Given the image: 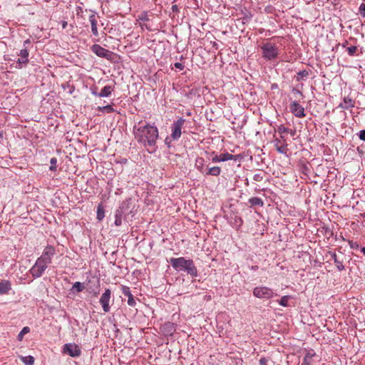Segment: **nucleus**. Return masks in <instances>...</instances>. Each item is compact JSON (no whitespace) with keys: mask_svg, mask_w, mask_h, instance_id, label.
<instances>
[{"mask_svg":"<svg viewBox=\"0 0 365 365\" xmlns=\"http://www.w3.org/2000/svg\"><path fill=\"white\" fill-rule=\"evenodd\" d=\"M134 135L135 139L144 145L153 146L158 138V130L154 125L139 122L134 128Z\"/></svg>","mask_w":365,"mask_h":365,"instance_id":"f257e3e1","label":"nucleus"},{"mask_svg":"<svg viewBox=\"0 0 365 365\" xmlns=\"http://www.w3.org/2000/svg\"><path fill=\"white\" fill-rule=\"evenodd\" d=\"M170 263L177 270L185 271L192 277L197 276V270L191 259H186L184 257L171 258Z\"/></svg>","mask_w":365,"mask_h":365,"instance_id":"f03ea898","label":"nucleus"},{"mask_svg":"<svg viewBox=\"0 0 365 365\" xmlns=\"http://www.w3.org/2000/svg\"><path fill=\"white\" fill-rule=\"evenodd\" d=\"M261 49L263 58L268 60L275 59L279 55L277 46L271 42L264 43L261 46Z\"/></svg>","mask_w":365,"mask_h":365,"instance_id":"7ed1b4c3","label":"nucleus"},{"mask_svg":"<svg viewBox=\"0 0 365 365\" xmlns=\"http://www.w3.org/2000/svg\"><path fill=\"white\" fill-rule=\"evenodd\" d=\"M253 295L261 299H269L277 295L274 291L265 286H258L254 288Z\"/></svg>","mask_w":365,"mask_h":365,"instance_id":"20e7f679","label":"nucleus"},{"mask_svg":"<svg viewBox=\"0 0 365 365\" xmlns=\"http://www.w3.org/2000/svg\"><path fill=\"white\" fill-rule=\"evenodd\" d=\"M48 265L40 259H37L34 265L30 269V273L34 278L40 277L48 267Z\"/></svg>","mask_w":365,"mask_h":365,"instance_id":"39448f33","label":"nucleus"},{"mask_svg":"<svg viewBox=\"0 0 365 365\" xmlns=\"http://www.w3.org/2000/svg\"><path fill=\"white\" fill-rule=\"evenodd\" d=\"M274 145L278 153L287 155L288 153V144L287 143V138L284 135H280L279 138H275L273 140Z\"/></svg>","mask_w":365,"mask_h":365,"instance_id":"423d86ee","label":"nucleus"},{"mask_svg":"<svg viewBox=\"0 0 365 365\" xmlns=\"http://www.w3.org/2000/svg\"><path fill=\"white\" fill-rule=\"evenodd\" d=\"M185 122V120L182 118H180L176 121H174V123L172 125L171 130V138L173 140H178L182 134V128L184 125V123Z\"/></svg>","mask_w":365,"mask_h":365,"instance_id":"0eeeda50","label":"nucleus"},{"mask_svg":"<svg viewBox=\"0 0 365 365\" xmlns=\"http://www.w3.org/2000/svg\"><path fill=\"white\" fill-rule=\"evenodd\" d=\"M29 54L28 48H24L20 50L19 53L20 58L16 61V68L21 69L27 65L29 63Z\"/></svg>","mask_w":365,"mask_h":365,"instance_id":"6e6552de","label":"nucleus"},{"mask_svg":"<svg viewBox=\"0 0 365 365\" xmlns=\"http://www.w3.org/2000/svg\"><path fill=\"white\" fill-rule=\"evenodd\" d=\"M63 353L66 354L72 357H76L81 354V349L78 345L68 343L63 345Z\"/></svg>","mask_w":365,"mask_h":365,"instance_id":"1a4fd4ad","label":"nucleus"},{"mask_svg":"<svg viewBox=\"0 0 365 365\" xmlns=\"http://www.w3.org/2000/svg\"><path fill=\"white\" fill-rule=\"evenodd\" d=\"M56 254L55 249L52 246H46L43 250V252L41 257H38L41 261L44 262L47 264L51 263L52 257Z\"/></svg>","mask_w":365,"mask_h":365,"instance_id":"9d476101","label":"nucleus"},{"mask_svg":"<svg viewBox=\"0 0 365 365\" xmlns=\"http://www.w3.org/2000/svg\"><path fill=\"white\" fill-rule=\"evenodd\" d=\"M290 111L297 118L305 117L304 108L298 103L297 101H292L289 105Z\"/></svg>","mask_w":365,"mask_h":365,"instance_id":"9b49d317","label":"nucleus"},{"mask_svg":"<svg viewBox=\"0 0 365 365\" xmlns=\"http://www.w3.org/2000/svg\"><path fill=\"white\" fill-rule=\"evenodd\" d=\"M213 157L212 158V163H220L225 162L230 160H237V156L230 154L228 153H221L220 155L215 154L212 153Z\"/></svg>","mask_w":365,"mask_h":365,"instance_id":"f8f14e48","label":"nucleus"},{"mask_svg":"<svg viewBox=\"0 0 365 365\" xmlns=\"http://www.w3.org/2000/svg\"><path fill=\"white\" fill-rule=\"evenodd\" d=\"M110 299V290L107 289H106L104 293H103V294L101 295V297L100 298V301H99L100 304H101L103 309L105 312H108L110 311V306H109Z\"/></svg>","mask_w":365,"mask_h":365,"instance_id":"ddd939ff","label":"nucleus"},{"mask_svg":"<svg viewBox=\"0 0 365 365\" xmlns=\"http://www.w3.org/2000/svg\"><path fill=\"white\" fill-rule=\"evenodd\" d=\"M93 52L100 57H104L107 59L110 58L112 56V52L100 46L99 45H93Z\"/></svg>","mask_w":365,"mask_h":365,"instance_id":"4468645a","label":"nucleus"},{"mask_svg":"<svg viewBox=\"0 0 365 365\" xmlns=\"http://www.w3.org/2000/svg\"><path fill=\"white\" fill-rule=\"evenodd\" d=\"M125 207H127L126 203L123 202L119 209L115 211L114 223L116 226H120L122 224V218L125 215Z\"/></svg>","mask_w":365,"mask_h":365,"instance_id":"2eb2a0df","label":"nucleus"},{"mask_svg":"<svg viewBox=\"0 0 365 365\" xmlns=\"http://www.w3.org/2000/svg\"><path fill=\"white\" fill-rule=\"evenodd\" d=\"M121 291L124 296L128 297V304L130 307H134L136 302L130 292V288L126 286H122Z\"/></svg>","mask_w":365,"mask_h":365,"instance_id":"dca6fc26","label":"nucleus"},{"mask_svg":"<svg viewBox=\"0 0 365 365\" xmlns=\"http://www.w3.org/2000/svg\"><path fill=\"white\" fill-rule=\"evenodd\" d=\"M114 90V86H104L100 93H97L95 91H93V94L96 96H98L99 97H108Z\"/></svg>","mask_w":365,"mask_h":365,"instance_id":"f3484780","label":"nucleus"},{"mask_svg":"<svg viewBox=\"0 0 365 365\" xmlns=\"http://www.w3.org/2000/svg\"><path fill=\"white\" fill-rule=\"evenodd\" d=\"M330 255L331 259L334 260V264L339 271H342L344 269V266L343 264V260L340 259L335 252H330Z\"/></svg>","mask_w":365,"mask_h":365,"instance_id":"a211bd4d","label":"nucleus"},{"mask_svg":"<svg viewBox=\"0 0 365 365\" xmlns=\"http://www.w3.org/2000/svg\"><path fill=\"white\" fill-rule=\"evenodd\" d=\"M11 289V283L7 280H3L0 282V294H8Z\"/></svg>","mask_w":365,"mask_h":365,"instance_id":"6ab92c4d","label":"nucleus"},{"mask_svg":"<svg viewBox=\"0 0 365 365\" xmlns=\"http://www.w3.org/2000/svg\"><path fill=\"white\" fill-rule=\"evenodd\" d=\"M339 107L342 109H349L354 107V102L349 97L344 98L343 103L339 105Z\"/></svg>","mask_w":365,"mask_h":365,"instance_id":"aec40b11","label":"nucleus"},{"mask_svg":"<svg viewBox=\"0 0 365 365\" xmlns=\"http://www.w3.org/2000/svg\"><path fill=\"white\" fill-rule=\"evenodd\" d=\"M221 168L219 166H213L208 169L206 175L212 176H218L220 175Z\"/></svg>","mask_w":365,"mask_h":365,"instance_id":"412c9836","label":"nucleus"},{"mask_svg":"<svg viewBox=\"0 0 365 365\" xmlns=\"http://www.w3.org/2000/svg\"><path fill=\"white\" fill-rule=\"evenodd\" d=\"M277 132L280 135H284V133H290L292 135H294V131L292 130H290L288 128L284 127L282 125H280L277 128Z\"/></svg>","mask_w":365,"mask_h":365,"instance_id":"4be33fe9","label":"nucleus"},{"mask_svg":"<svg viewBox=\"0 0 365 365\" xmlns=\"http://www.w3.org/2000/svg\"><path fill=\"white\" fill-rule=\"evenodd\" d=\"M251 206H260L262 207L264 203L261 198L257 197H252L249 200Z\"/></svg>","mask_w":365,"mask_h":365,"instance_id":"5701e85b","label":"nucleus"},{"mask_svg":"<svg viewBox=\"0 0 365 365\" xmlns=\"http://www.w3.org/2000/svg\"><path fill=\"white\" fill-rule=\"evenodd\" d=\"M195 165L196 168L200 172L203 173L204 170V159L202 158H197L195 160Z\"/></svg>","mask_w":365,"mask_h":365,"instance_id":"b1692460","label":"nucleus"},{"mask_svg":"<svg viewBox=\"0 0 365 365\" xmlns=\"http://www.w3.org/2000/svg\"><path fill=\"white\" fill-rule=\"evenodd\" d=\"M105 217L104 208L101 205H99L97 208L96 218L98 220L101 221Z\"/></svg>","mask_w":365,"mask_h":365,"instance_id":"393cba45","label":"nucleus"},{"mask_svg":"<svg viewBox=\"0 0 365 365\" xmlns=\"http://www.w3.org/2000/svg\"><path fill=\"white\" fill-rule=\"evenodd\" d=\"M21 360L26 365H34V358L31 356H21Z\"/></svg>","mask_w":365,"mask_h":365,"instance_id":"a878e982","label":"nucleus"},{"mask_svg":"<svg viewBox=\"0 0 365 365\" xmlns=\"http://www.w3.org/2000/svg\"><path fill=\"white\" fill-rule=\"evenodd\" d=\"M291 299V296L285 295L283 296L279 301L278 303L282 307H288V302Z\"/></svg>","mask_w":365,"mask_h":365,"instance_id":"bb28decb","label":"nucleus"},{"mask_svg":"<svg viewBox=\"0 0 365 365\" xmlns=\"http://www.w3.org/2000/svg\"><path fill=\"white\" fill-rule=\"evenodd\" d=\"M30 331V328L28 327H24L21 331L19 333L17 336V339L19 341H21L24 338V336L28 334Z\"/></svg>","mask_w":365,"mask_h":365,"instance_id":"cd10ccee","label":"nucleus"},{"mask_svg":"<svg viewBox=\"0 0 365 365\" xmlns=\"http://www.w3.org/2000/svg\"><path fill=\"white\" fill-rule=\"evenodd\" d=\"M98 110L99 111L106 112L107 113H113L114 111V109L113 108V107L110 105H107L106 106H102V107L99 106V107H98Z\"/></svg>","mask_w":365,"mask_h":365,"instance_id":"c85d7f7f","label":"nucleus"},{"mask_svg":"<svg viewBox=\"0 0 365 365\" xmlns=\"http://www.w3.org/2000/svg\"><path fill=\"white\" fill-rule=\"evenodd\" d=\"M292 93L294 95V97L295 98V101L299 100L301 98L303 97L302 93L299 91L297 88H293L292 90Z\"/></svg>","mask_w":365,"mask_h":365,"instance_id":"c756f323","label":"nucleus"},{"mask_svg":"<svg viewBox=\"0 0 365 365\" xmlns=\"http://www.w3.org/2000/svg\"><path fill=\"white\" fill-rule=\"evenodd\" d=\"M315 355L314 353H312V352H310L309 351L304 357L303 359V361H304V362H309V363H312L313 362V359L312 358L314 357V356Z\"/></svg>","mask_w":365,"mask_h":365,"instance_id":"7c9ffc66","label":"nucleus"},{"mask_svg":"<svg viewBox=\"0 0 365 365\" xmlns=\"http://www.w3.org/2000/svg\"><path fill=\"white\" fill-rule=\"evenodd\" d=\"M346 51L349 56L356 55V51H358V48L356 46H351L346 48Z\"/></svg>","mask_w":365,"mask_h":365,"instance_id":"2f4dec72","label":"nucleus"},{"mask_svg":"<svg viewBox=\"0 0 365 365\" xmlns=\"http://www.w3.org/2000/svg\"><path fill=\"white\" fill-rule=\"evenodd\" d=\"M51 166L49 168V170L51 171H56L57 168V159L56 158H52L50 160Z\"/></svg>","mask_w":365,"mask_h":365,"instance_id":"473e14b6","label":"nucleus"},{"mask_svg":"<svg viewBox=\"0 0 365 365\" xmlns=\"http://www.w3.org/2000/svg\"><path fill=\"white\" fill-rule=\"evenodd\" d=\"M83 288V284H81V282H76L73 285V290L74 291H76V292H81Z\"/></svg>","mask_w":365,"mask_h":365,"instance_id":"72a5a7b5","label":"nucleus"},{"mask_svg":"<svg viewBox=\"0 0 365 365\" xmlns=\"http://www.w3.org/2000/svg\"><path fill=\"white\" fill-rule=\"evenodd\" d=\"M359 10L361 15L363 17H365V4L362 3L359 6Z\"/></svg>","mask_w":365,"mask_h":365,"instance_id":"f704fd0d","label":"nucleus"},{"mask_svg":"<svg viewBox=\"0 0 365 365\" xmlns=\"http://www.w3.org/2000/svg\"><path fill=\"white\" fill-rule=\"evenodd\" d=\"M269 358L262 357L259 359V365H269Z\"/></svg>","mask_w":365,"mask_h":365,"instance_id":"c9c22d12","label":"nucleus"},{"mask_svg":"<svg viewBox=\"0 0 365 365\" xmlns=\"http://www.w3.org/2000/svg\"><path fill=\"white\" fill-rule=\"evenodd\" d=\"M349 244L351 249H358L359 245L356 242L349 241Z\"/></svg>","mask_w":365,"mask_h":365,"instance_id":"e433bc0d","label":"nucleus"},{"mask_svg":"<svg viewBox=\"0 0 365 365\" xmlns=\"http://www.w3.org/2000/svg\"><path fill=\"white\" fill-rule=\"evenodd\" d=\"M174 66L176 68H178L180 70H182L184 68V65L181 63H179V62H176L174 64Z\"/></svg>","mask_w":365,"mask_h":365,"instance_id":"4c0bfd02","label":"nucleus"},{"mask_svg":"<svg viewBox=\"0 0 365 365\" xmlns=\"http://www.w3.org/2000/svg\"><path fill=\"white\" fill-rule=\"evenodd\" d=\"M359 137L361 140H365V130H362L359 132Z\"/></svg>","mask_w":365,"mask_h":365,"instance_id":"58836bf2","label":"nucleus"},{"mask_svg":"<svg viewBox=\"0 0 365 365\" xmlns=\"http://www.w3.org/2000/svg\"><path fill=\"white\" fill-rule=\"evenodd\" d=\"M298 76L300 78H303L308 76V73L306 71H302L298 73Z\"/></svg>","mask_w":365,"mask_h":365,"instance_id":"ea45409f","label":"nucleus"},{"mask_svg":"<svg viewBox=\"0 0 365 365\" xmlns=\"http://www.w3.org/2000/svg\"><path fill=\"white\" fill-rule=\"evenodd\" d=\"M31 43V41L29 38L26 39L24 41V47L27 48L28 46L30 45Z\"/></svg>","mask_w":365,"mask_h":365,"instance_id":"a19ab883","label":"nucleus"},{"mask_svg":"<svg viewBox=\"0 0 365 365\" xmlns=\"http://www.w3.org/2000/svg\"><path fill=\"white\" fill-rule=\"evenodd\" d=\"M92 31H93V35H96L97 34V29H96V26L94 21H93V29H92Z\"/></svg>","mask_w":365,"mask_h":365,"instance_id":"79ce46f5","label":"nucleus"},{"mask_svg":"<svg viewBox=\"0 0 365 365\" xmlns=\"http://www.w3.org/2000/svg\"><path fill=\"white\" fill-rule=\"evenodd\" d=\"M301 365H312V363L302 361Z\"/></svg>","mask_w":365,"mask_h":365,"instance_id":"37998d69","label":"nucleus"},{"mask_svg":"<svg viewBox=\"0 0 365 365\" xmlns=\"http://www.w3.org/2000/svg\"><path fill=\"white\" fill-rule=\"evenodd\" d=\"M168 326L170 327V331L173 329V326L172 324H168Z\"/></svg>","mask_w":365,"mask_h":365,"instance_id":"c03bdc74","label":"nucleus"},{"mask_svg":"<svg viewBox=\"0 0 365 365\" xmlns=\"http://www.w3.org/2000/svg\"><path fill=\"white\" fill-rule=\"evenodd\" d=\"M257 268H258V267H257V266H252V270H257Z\"/></svg>","mask_w":365,"mask_h":365,"instance_id":"a18cd8bd","label":"nucleus"},{"mask_svg":"<svg viewBox=\"0 0 365 365\" xmlns=\"http://www.w3.org/2000/svg\"><path fill=\"white\" fill-rule=\"evenodd\" d=\"M361 252L365 255V247H362L361 250Z\"/></svg>","mask_w":365,"mask_h":365,"instance_id":"49530a36","label":"nucleus"},{"mask_svg":"<svg viewBox=\"0 0 365 365\" xmlns=\"http://www.w3.org/2000/svg\"><path fill=\"white\" fill-rule=\"evenodd\" d=\"M172 9H173V11L176 10L177 9V6L176 5H173Z\"/></svg>","mask_w":365,"mask_h":365,"instance_id":"de8ad7c7","label":"nucleus"},{"mask_svg":"<svg viewBox=\"0 0 365 365\" xmlns=\"http://www.w3.org/2000/svg\"><path fill=\"white\" fill-rule=\"evenodd\" d=\"M348 43V41H346V43H344L343 44V46L345 47L346 46V44Z\"/></svg>","mask_w":365,"mask_h":365,"instance_id":"09e8293b","label":"nucleus"},{"mask_svg":"<svg viewBox=\"0 0 365 365\" xmlns=\"http://www.w3.org/2000/svg\"><path fill=\"white\" fill-rule=\"evenodd\" d=\"M348 43V41H346V43H344L343 44V46L345 47L346 46V44Z\"/></svg>","mask_w":365,"mask_h":365,"instance_id":"8fccbe9b","label":"nucleus"},{"mask_svg":"<svg viewBox=\"0 0 365 365\" xmlns=\"http://www.w3.org/2000/svg\"><path fill=\"white\" fill-rule=\"evenodd\" d=\"M66 23L65 22L63 25V27L65 28L66 27Z\"/></svg>","mask_w":365,"mask_h":365,"instance_id":"3c124183","label":"nucleus"},{"mask_svg":"<svg viewBox=\"0 0 365 365\" xmlns=\"http://www.w3.org/2000/svg\"><path fill=\"white\" fill-rule=\"evenodd\" d=\"M89 20L91 21V16H89Z\"/></svg>","mask_w":365,"mask_h":365,"instance_id":"603ef678","label":"nucleus"},{"mask_svg":"<svg viewBox=\"0 0 365 365\" xmlns=\"http://www.w3.org/2000/svg\"><path fill=\"white\" fill-rule=\"evenodd\" d=\"M3 138V135L0 134V139Z\"/></svg>","mask_w":365,"mask_h":365,"instance_id":"864d4df0","label":"nucleus"}]
</instances>
